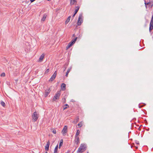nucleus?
<instances>
[{
  "instance_id": "f257e3e1",
  "label": "nucleus",
  "mask_w": 153,
  "mask_h": 153,
  "mask_svg": "<svg viewBox=\"0 0 153 153\" xmlns=\"http://www.w3.org/2000/svg\"><path fill=\"white\" fill-rule=\"evenodd\" d=\"M87 148L86 145L84 144H81L77 150L78 153H81L85 151Z\"/></svg>"
},
{
  "instance_id": "f03ea898",
  "label": "nucleus",
  "mask_w": 153,
  "mask_h": 153,
  "mask_svg": "<svg viewBox=\"0 0 153 153\" xmlns=\"http://www.w3.org/2000/svg\"><path fill=\"white\" fill-rule=\"evenodd\" d=\"M39 117V114H37V112L36 111L34 112L32 116L33 121L34 122L36 121Z\"/></svg>"
},
{
  "instance_id": "7ed1b4c3",
  "label": "nucleus",
  "mask_w": 153,
  "mask_h": 153,
  "mask_svg": "<svg viewBox=\"0 0 153 153\" xmlns=\"http://www.w3.org/2000/svg\"><path fill=\"white\" fill-rule=\"evenodd\" d=\"M60 95V92L59 91H57L53 99V101H55L56 100H59V99Z\"/></svg>"
},
{
  "instance_id": "20e7f679",
  "label": "nucleus",
  "mask_w": 153,
  "mask_h": 153,
  "mask_svg": "<svg viewBox=\"0 0 153 153\" xmlns=\"http://www.w3.org/2000/svg\"><path fill=\"white\" fill-rule=\"evenodd\" d=\"M77 37H76L74 39H73L72 41L70 42L68 44L66 48H70L75 43L76 41Z\"/></svg>"
},
{
  "instance_id": "39448f33",
  "label": "nucleus",
  "mask_w": 153,
  "mask_h": 153,
  "mask_svg": "<svg viewBox=\"0 0 153 153\" xmlns=\"http://www.w3.org/2000/svg\"><path fill=\"white\" fill-rule=\"evenodd\" d=\"M82 18V13H81L79 14V16L78 19V20L77 24L79 26L81 25V24L83 20Z\"/></svg>"
},
{
  "instance_id": "423d86ee",
  "label": "nucleus",
  "mask_w": 153,
  "mask_h": 153,
  "mask_svg": "<svg viewBox=\"0 0 153 153\" xmlns=\"http://www.w3.org/2000/svg\"><path fill=\"white\" fill-rule=\"evenodd\" d=\"M67 129L68 127L67 126H64L62 131V133L63 136H65L66 135V133L67 132Z\"/></svg>"
},
{
  "instance_id": "0eeeda50",
  "label": "nucleus",
  "mask_w": 153,
  "mask_h": 153,
  "mask_svg": "<svg viewBox=\"0 0 153 153\" xmlns=\"http://www.w3.org/2000/svg\"><path fill=\"white\" fill-rule=\"evenodd\" d=\"M74 143L75 144H76L77 145H78L79 144L80 140L79 137H76V136H75Z\"/></svg>"
},
{
  "instance_id": "6e6552de",
  "label": "nucleus",
  "mask_w": 153,
  "mask_h": 153,
  "mask_svg": "<svg viewBox=\"0 0 153 153\" xmlns=\"http://www.w3.org/2000/svg\"><path fill=\"white\" fill-rule=\"evenodd\" d=\"M56 74H57L56 71H55L54 72V73H53V75H52V76H51V78L50 79H49V81L51 82L53 80H54L55 79V78L56 76Z\"/></svg>"
},
{
  "instance_id": "1a4fd4ad",
  "label": "nucleus",
  "mask_w": 153,
  "mask_h": 153,
  "mask_svg": "<svg viewBox=\"0 0 153 153\" xmlns=\"http://www.w3.org/2000/svg\"><path fill=\"white\" fill-rule=\"evenodd\" d=\"M51 91V90L50 88H48L46 90H45V97H46L49 94Z\"/></svg>"
},
{
  "instance_id": "9d476101",
  "label": "nucleus",
  "mask_w": 153,
  "mask_h": 153,
  "mask_svg": "<svg viewBox=\"0 0 153 153\" xmlns=\"http://www.w3.org/2000/svg\"><path fill=\"white\" fill-rule=\"evenodd\" d=\"M50 141L49 140L47 142V144L45 147V149L47 151H48L49 150V148L50 145Z\"/></svg>"
},
{
  "instance_id": "9b49d317",
  "label": "nucleus",
  "mask_w": 153,
  "mask_h": 153,
  "mask_svg": "<svg viewBox=\"0 0 153 153\" xmlns=\"http://www.w3.org/2000/svg\"><path fill=\"white\" fill-rule=\"evenodd\" d=\"M45 54L43 53L39 57V61L40 62H42L43 59L44 58V56Z\"/></svg>"
},
{
  "instance_id": "f8f14e48",
  "label": "nucleus",
  "mask_w": 153,
  "mask_h": 153,
  "mask_svg": "<svg viewBox=\"0 0 153 153\" xmlns=\"http://www.w3.org/2000/svg\"><path fill=\"white\" fill-rule=\"evenodd\" d=\"M61 89L62 91H64L66 89V85L64 83H62V84L61 86Z\"/></svg>"
},
{
  "instance_id": "ddd939ff",
  "label": "nucleus",
  "mask_w": 153,
  "mask_h": 153,
  "mask_svg": "<svg viewBox=\"0 0 153 153\" xmlns=\"http://www.w3.org/2000/svg\"><path fill=\"white\" fill-rule=\"evenodd\" d=\"M153 29V23H150L149 31L151 32V31Z\"/></svg>"
},
{
  "instance_id": "4468645a",
  "label": "nucleus",
  "mask_w": 153,
  "mask_h": 153,
  "mask_svg": "<svg viewBox=\"0 0 153 153\" xmlns=\"http://www.w3.org/2000/svg\"><path fill=\"white\" fill-rule=\"evenodd\" d=\"M47 15L46 14H45L43 15V17H42L41 19V21H42L43 22L45 21V19L46 18Z\"/></svg>"
},
{
  "instance_id": "2eb2a0df",
  "label": "nucleus",
  "mask_w": 153,
  "mask_h": 153,
  "mask_svg": "<svg viewBox=\"0 0 153 153\" xmlns=\"http://www.w3.org/2000/svg\"><path fill=\"white\" fill-rule=\"evenodd\" d=\"M153 6V1L149 2V7L151 8Z\"/></svg>"
},
{
  "instance_id": "dca6fc26",
  "label": "nucleus",
  "mask_w": 153,
  "mask_h": 153,
  "mask_svg": "<svg viewBox=\"0 0 153 153\" xmlns=\"http://www.w3.org/2000/svg\"><path fill=\"white\" fill-rule=\"evenodd\" d=\"M71 18V16H69L68 17V18L67 19L66 22H65V24H67L70 21V19Z\"/></svg>"
},
{
  "instance_id": "f3484780",
  "label": "nucleus",
  "mask_w": 153,
  "mask_h": 153,
  "mask_svg": "<svg viewBox=\"0 0 153 153\" xmlns=\"http://www.w3.org/2000/svg\"><path fill=\"white\" fill-rule=\"evenodd\" d=\"M63 140L62 139L60 141V142L59 143V148L60 149L61 148V146H62V145L63 144Z\"/></svg>"
},
{
  "instance_id": "a211bd4d",
  "label": "nucleus",
  "mask_w": 153,
  "mask_h": 153,
  "mask_svg": "<svg viewBox=\"0 0 153 153\" xmlns=\"http://www.w3.org/2000/svg\"><path fill=\"white\" fill-rule=\"evenodd\" d=\"M58 146V145H57L55 147L54 150V153H57V150Z\"/></svg>"
},
{
  "instance_id": "6ab92c4d",
  "label": "nucleus",
  "mask_w": 153,
  "mask_h": 153,
  "mask_svg": "<svg viewBox=\"0 0 153 153\" xmlns=\"http://www.w3.org/2000/svg\"><path fill=\"white\" fill-rule=\"evenodd\" d=\"M76 9H75L74 13L76 14L78 10L79 9V7L78 6H76Z\"/></svg>"
},
{
  "instance_id": "aec40b11",
  "label": "nucleus",
  "mask_w": 153,
  "mask_h": 153,
  "mask_svg": "<svg viewBox=\"0 0 153 153\" xmlns=\"http://www.w3.org/2000/svg\"><path fill=\"white\" fill-rule=\"evenodd\" d=\"M69 107V105L67 104H66L63 107V110H65Z\"/></svg>"
},
{
  "instance_id": "412c9836",
  "label": "nucleus",
  "mask_w": 153,
  "mask_h": 153,
  "mask_svg": "<svg viewBox=\"0 0 153 153\" xmlns=\"http://www.w3.org/2000/svg\"><path fill=\"white\" fill-rule=\"evenodd\" d=\"M75 2L76 3V0H71V4H74Z\"/></svg>"
},
{
  "instance_id": "4be33fe9",
  "label": "nucleus",
  "mask_w": 153,
  "mask_h": 153,
  "mask_svg": "<svg viewBox=\"0 0 153 153\" xmlns=\"http://www.w3.org/2000/svg\"><path fill=\"white\" fill-rule=\"evenodd\" d=\"M79 118L78 117H76L74 121V122L75 123H75H76L77 122L79 121Z\"/></svg>"
},
{
  "instance_id": "5701e85b",
  "label": "nucleus",
  "mask_w": 153,
  "mask_h": 153,
  "mask_svg": "<svg viewBox=\"0 0 153 153\" xmlns=\"http://www.w3.org/2000/svg\"><path fill=\"white\" fill-rule=\"evenodd\" d=\"M80 131L78 129L77 131V132L75 135V136H76V137H78V136L80 133Z\"/></svg>"
},
{
  "instance_id": "b1692460",
  "label": "nucleus",
  "mask_w": 153,
  "mask_h": 153,
  "mask_svg": "<svg viewBox=\"0 0 153 153\" xmlns=\"http://www.w3.org/2000/svg\"><path fill=\"white\" fill-rule=\"evenodd\" d=\"M1 104L3 107H4L6 105L5 103L3 101H1Z\"/></svg>"
},
{
  "instance_id": "393cba45",
  "label": "nucleus",
  "mask_w": 153,
  "mask_h": 153,
  "mask_svg": "<svg viewBox=\"0 0 153 153\" xmlns=\"http://www.w3.org/2000/svg\"><path fill=\"white\" fill-rule=\"evenodd\" d=\"M5 76V74L4 73H2L1 74V77H4Z\"/></svg>"
},
{
  "instance_id": "a878e982",
  "label": "nucleus",
  "mask_w": 153,
  "mask_h": 153,
  "mask_svg": "<svg viewBox=\"0 0 153 153\" xmlns=\"http://www.w3.org/2000/svg\"><path fill=\"white\" fill-rule=\"evenodd\" d=\"M150 23H153V14L152 15Z\"/></svg>"
},
{
  "instance_id": "bb28decb",
  "label": "nucleus",
  "mask_w": 153,
  "mask_h": 153,
  "mask_svg": "<svg viewBox=\"0 0 153 153\" xmlns=\"http://www.w3.org/2000/svg\"><path fill=\"white\" fill-rule=\"evenodd\" d=\"M52 132H53V133H54V134H56V130H55V129H53V131H52Z\"/></svg>"
},
{
  "instance_id": "cd10ccee",
  "label": "nucleus",
  "mask_w": 153,
  "mask_h": 153,
  "mask_svg": "<svg viewBox=\"0 0 153 153\" xmlns=\"http://www.w3.org/2000/svg\"><path fill=\"white\" fill-rule=\"evenodd\" d=\"M78 125L80 127H81L82 126V125L81 123H79Z\"/></svg>"
},
{
  "instance_id": "c85d7f7f",
  "label": "nucleus",
  "mask_w": 153,
  "mask_h": 153,
  "mask_svg": "<svg viewBox=\"0 0 153 153\" xmlns=\"http://www.w3.org/2000/svg\"><path fill=\"white\" fill-rule=\"evenodd\" d=\"M149 2H147L146 1H145V5H149Z\"/></svg>"
},
{
  "instance_id": "c756f323",
  "label": "nucleus",
  "mask_w": 153,
  "mask_h": 153,
  "mask_svg": "<svg viewBox=\"0 0 153 153\" xmlns=\"http://www.w3.org/2000/svg\"><path fill=\"white\" fill-rule=\"evenodd\" d=\"M71 69V68H69L67 71V72L69 73L70 72Z\"/></svg>"
},
{
  "instance_id": "7c9ffc66",
  "label": "nucleus",
  "mask_w": 153,
  "mask_h": 153,
  "mask_svg": "<svg viewBox=\"0 0 153 153\" xmlns=\"http://www.w3.org/2000/svg\"><path fill=\"white\" fill-rule=\"evenodd\" d=\"M66 98H65V97H64V99H62V100H63V102L64 103H65V102H66Z\"/></svg>"
},
{
  "instance_id": "2f4dec72",
  "label": "nucleus",
  "mask_w": 153,
  "mask_h": 153,
  "mask_svg": "<svg viewBox=\"0 0 153 153\" xmlns=\"http://www.w3.org/2000/svg\"><path fill=\"white\" fill-rule=\"evenodd\" d=\"M69 73L68 72H66V75H65V76H66V77H68V73Z\"/></svg>"
},
{
  "instance_id": "473e14b6",
  "label": "nucleus",
  "mask_w": 153,
  "mask_h": 153,
  "mask_svg": "<svg viewBox=\"0 0 153 153\" xmlns=\"http://www.w3.org/2000/svg\"><path fill=\"white\" fill-rule=\"evenodd\" d=\"M49 69H48L46 70V71H45V73H48L49 72Z\"/></svg>"
},
{
  "instance_id": "72a5a7b5",
  "label": "nucleus",
  "mask_w": 153,
  "mask_h": 153,
  "mask_svg": "<svg viewBox=\"0 0 153 153\" xmlns=\"http://www.w3.org/2000/svg\"><path fill=\"white\" fill-rule=\"evenodd\" d=\"M76 14L75 13H74V15H73V16H72V18H73L75 16V15Z\"/></svg>"
},
{
  "instance_id": "f704fd0d",
  "label": "nucleus",
  "mask_w": 153,
  "mask_h": 153,
  "mask_svg": "<svg viewBox=\"0 0 153 153\" xmlns=\"http://www.w3.org/2000/svg\"><path fill=\"white\" fill-rule=\"evenodd\" d=\"M35 0H30V1H31V2H32L33 1H35Z\"/></svg>"
},
{
  "instance_id": "c9c22d12",
  "label": "nucleus",
  "mask_w": 153,
  "mask_h": 153,
  "mask_svg": "<svg viewBox=\"0 0 153 153\" xmlns=\"http://www.w3.org/2000/svg\"><path fill=\"white\" fill-rule=\"evenodd\" d=\"M136 144L137 145H139V143L138 142H136Z\"/></svg>"
},
{
  "instance_id": "e433bc0d",
  "label": "nucleus",
  "mask_w": 153,
  "mask_h": 153,
  "mask_svg": "<svg viewBox=\"0 0 153 153\" xmlns=\"http://www.w3.org/2000/svg\"><path fill=\"white\" fill-rule=\"evenodd\" d=\"M72 36L74 37H75V34H73V36Z\"/></svg>"
},
{
  "instance_id": "4c0bfd02",
  "label": "nucleus",
  "mask_w": 153,
  "mask_h": 153,
  "mask_svg": "<svg viewBox=\"0 0 153 153\" xmlns=\"http://www.w3.org/2000/svg\"><path fill=\"white\" fill-rule=\"evenodd\" d=\"M145 7H146V8H147V5H145Z\"/></svg>"
},
{
  "instance_id": "58836bf2",
  "label": "nucleus",
  "mask_w": 153,
  "mask_h": 153,
  "mask_svg": "<svg viewBox=\"0 0 153 153\" xmlns=\"http://www.w3.org/2000/svg\"><path fill=\"white\" fill-rule=\"evenodd\" d=\"M48 153V152H45V153Z\"/></svg>"
},
{
  "instance_id": "ea45409f",
  "label": "nucleus",
  "mask_w": 153,
  "mask_h": 153,
  "mask_svg": "<svg viewBox=\"0 0 153 153\" xmlns=\"http://www.w3.org/2000/svg\"><path fill=\"white\" fill-rule=\"evenodd\" d=\"M48 1H51V0H48Z\"/></svg>"
},
{
  "instance_id": "a19ab883",
  "label": "nucleus",
  "mask_w": 153,
  "mask_h": 153,
  "mask_svg": "<svg viewBox=\"0 0 153 153\" xmlns=\"http://www.w3.org/2000/svg\"><path fill=\"white\" fill-rule=\"evenodd\" d=\"M136 149H137V147H136Z\"/></svg>"
},
{
  "instance_id": "79ce46f5",
  "label": "nucleus",
  "mask_w": 153,
  "mask_h": 153,
  "mask_svg": "<svg viewBox=\"0 0 153 153\" xmlns=\"http://www.w3.org/2000/svg\"><path fill=\"white\" fill-rule=\"evenodd\" d=\"M68 48H67L66 49V50H68Z\"/></svg>"
},
{
  "instance_id": "37998d69",
  "label": "nucleus",
  "mask_w": 153,
  "mask_h": 153,
  "mask_svg": "<svg viewBox=\"0 0 153 153\" xmlns=\"http://www.w3.org/2000/svg\"><path fill=\"white\" fill-rule=\"evenodd\" d=\"M66 68H65V69L64 70V71H65V69Z\"/></svg>"
},
{
  "instance_id": "c03bdc74",
  "label": "nucleus",
  "mask_w": 153,
  "mask_h": 153,
  "mask_svg": "<svg viewBox=\"0 0 153 153\" xmlns=\"http://www.w3.org/2000/svg\"><path fill=\"white\" fill-rule=\"evenodd\" d=\"M25 51H26V50H25Z\"/></svg>"
},
{
  "instance_id": "a18cd8bd",
  "label": "nucleus",
  "mask_w": 153,
  "mask_h": 153,
  "mask_svg": "<svg viewBox=\"0 0 153 153\" xmlns=\"http://www.w3.org/2000/svg\"><path fill=\"white\" fill-rule=\"evenodd\" d=\"M68 153V152H66V153Z\"/></svg>"
}]
</instances>
